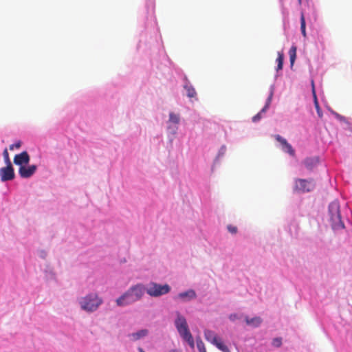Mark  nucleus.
<instances>
[{
  "instance_id": "16",
  "label": "nucleus",
  "mask_w": 352,
  "mask_h": 352,
  "mask_svg": "<svg viewBox=\"0 0 352 352\" xmlns=\"http://www.w3.org/2000/svg\"><path fill=\"white\" fill-rule=\"evenodd\" d=\"M283 60H284V54L282 52H278V57L276 58L277 62V68L276 70L279 71L283 69Z\"/></svg>"
},
{
  "instance_id": "6",
  "label": "nucleus",
  "mask_w": 352,
  "mask_h": 352,
  "mask_svg": "<svg viewBox=\"0 0 352 352\" xmlns=\"http://www.w3.org/2000/svg\"><path fill=\"white\" fill-rule=\"evenodd\" d=\"M204 337L206 340L215 345L221 351L230 352L228 347L224 344L220 339L217 338L216 333L214 331L209 329H206L204 331Z\"/></svg>"
},
{
  "instance_id": "3",
  "label": "nucleus",
  "mask_w": 352,
  "mask_h": 352,
  "mask_svg": "<svg viewBox=\"0 0 352 352\" xmlns=\"http://www.w3.org/2000/svg\"><path fill=\"white\" fill-rule=\"evenodd\" d=\"M176 315L177 319L175 320V324L177 331L180 336L193 349L195 346L194 339L188 329L186 318L179 312H177Z\"/></svg>"
},
{
  "instance_id": "20",
  "label": "nucleus",
  "mask_w": 352,
  "mask_h": 352,
  "mask_svg": "<svg viewBox=\"0 0 352 352\" xmlns=\"http://www.w3.org/2000/svg\"><path fill=\"white\" fill-rule=\"evenodd\" d=\"M169 120L170 122L174 124H178L179 122V116L173 112L169 114Z\"/></svg>"
},
{
  "instance_id": "11",
  "label": "nucleus",
  "mask_w": 352,
  "mask_h": 352,
  "mask_svg": "<svg viewBox=\"0 0 352 352\" xmlns=\"http://www.w3.org/2000/svg\"><path fill=\"white\" fill-rule=\"evenodd\" d=\"M272 96H273V92L271 91L267 99V102H266V104L264 106V107L261 110L260 112H258L256 115H255L253 118H252V121L254 122H256L258 121H259L261 118H262V114L265 113V111H267V109L269 108L270 107V104L271 103V101H272Z\"/></svg>"
},
{
  "instance_id": "18",
  "label": "nucleus",
  "mask_w": 352,
  "mask_h": 352,
  "mask_svg": "<svg viewBox=\"0 0 352 352\" xmlns=\"http://www.w3.org/2000/svg\"><path fill=\"white\" fill-rule=\"evenodd\" d=\"M184 89L186 90L188 97L194 98L197 96V92L192 85H186Z\"/></svg>"
},
{
  "instance_id": "31",
  "label": "nucleus",
  "mask_w": 352,
  "mask_h": 352,
  "mask_svg": "<svg viewBox=\"0 0 352 352\" xmlns=\"http://www.w3.org/2000/svg\"><path fill=\"white\" fill-rule=\"evenodd\" d=\"M138 351H139L140 352H145V351H144L142 348H139V349H138Z\"/></svg>"
},
{
  "instance_id": "22",
  "label": "nucleus",
  "mask_w": 352,
  "mask_h": 352,
  "mask_svg": "<svg viewBox=\"0 0 352 352\" xmlns=\"http://www.w3.org/2000/svg\"><path fill=\"white\" fill-rule=\"evenodd\" d=\"M197 347L199 352H206L205 345L201 339L197 340Z\"/></svg>"
},
{
  "instance_id": "21",
  "label": "nucleus",
  "mask_w": 352,
  "mask_h": 352,
  "mask_svg": "<svg viewBox=\"0 0 352 352\" xmlns=\"http://www.w3.org/2000/svg\"><path fill=\"white\" fill-rule=\"evenodd\" d=\"M283 150L285 152H287L291 155L294 156L295 155V151L292 148V145L287 143L283 148Z\"/></svg>"
},
{
  "instance_id": "7",
  "label": "nucleus",
  "mask_w": 352,
  "mask_h": 352,
  "mask_svg": "<svg viewBox=\"0 0 352 352\" xmlns=\"http://www.w3.org/2000/svg\"><path fill=\"white\" fill-rule=\"evenodd\" d=\"M314 187L315 184L313 179H297L295 181L294 190L298 192H309L311 191Z\"/></svg>"
},
{
  "instance_id": "24",
  "label": "nucleus",
  "mask_w": 352,
  "mask_h": 352,
  "mask_svg": "<svg viewBox=\"0 0 352 352\" xmlns=\"http://www.w3.org/2000/svg\"><path fill=\"white\" fill-rule=\"evenodd\" d=\"M275 138L278 142L280 143V144L282 145V148L288 143L285 138H282L279 135H276Z\"/></svg>"
},
{
  "instance_id": "29",
  "label": "nucleus",
  "mask_w": 352,
  "mask_h": 352,
  "mask_svg": "<svg viewBox=\"0 0 352 352\" xmlns=\"http://www.w3.org/2000/svg\"><path fill=\"white\" fill-rule=\"evenodd\" d=\"M301 32H302V34L304 37H306L307 34H306V30H301Z\"/></svg>"
},
{
  "instance_id": "10",
  "label": "nucleus",
  "mask_w": 352,
  "mask_h": 352,
  "mask_svg": "<svg viewBox=\"0 0 352 352\" xmlns=\"http://www.w3.org/2000/svg\"><path fill=\"white\" fill-rule=\"evenodd\" d=\"M37 166L30 165L29 166H21L19 168V174L22 178H29L36 172Z\"/></svg>"
},
{
  "instance_id": "13",
  "label": "nucleus",
  "mask_w": 352,
  "mask_h": 352,
  "mask_svg": "<svg viewBox=\"0 0 352 352\" xmlns=\"http://www.w3.org/2000/svg\"><path fill=\"white\" fill-rule=\"evenodd\" d=\"M177 297L184 300H190L196 298V293L194 290L189 289L186 292L179 293Z\"/></svg>"
},
{
  "instance_id": "12",
  "label": "nucleus",
  "mask_w": 352,
  "mask_h": 352,
  "mask_svg": "<svg viewBox=\"0 0 352 352\" xmlns=\"http://www.w3.org/2000/svg\"><path fill=\"white\" fill-rule=\"evenodd\" d=\"M318 163L319 158L318 157H307L303 162L305 167L309 170H312L313 168L316 167Z\"/></svg>"
},
{
  "instance_id": "23",
  "label": "nucleus",
  "mask_w": 352,
  "mask_h": 352,
  "mask_svg": "<svg viewBox=\"0 0 352 352\" xmlns=\"http://www.w3.org/2000/svg\"><path fill=\"white\" fill-rule=\"evenodd\" d=\"M3 156L4 162L6 164V165H11L12 163H11V161H10V157H9V153H8V151L7 148L4 149V151L3 152Z\"/></svg>"
},
{
  "instance_id": "19",
  "label": "nucleus",
  "mask_w": 352,
  "mask_h": 352,
  "mask_svg": "<svg viewBox=\"0 0 352 352\" xmlns=\"http://www.w3.org/2000/svg\"><path fill=\"white\" fill-rule=\"evenodd\" d=\"M313 93H314V105H315L316 109L317 111V113L320 118H322V113L320 108L319 103H318L314 89H313Z\"/></svg>"
},
{
  "instance_id": "25",
  "label": "nucleus",
  "mask_w": 352,
  "mask_h": 352,
  "mask_svg": "<svg viewBox=\"0 0 352 352\" xmlns=\"http://www.w3.org/2000/svg\"><path fill=\"white\" fill-rule=\"evenodd\" d=\"M306 28L305 18L303 12L300 15V30H304Z\"/></svg>"
},
{
  "instance_id": "17",
  "label": "nucleus",
  "mask_w": 352,
  "mask_h": 352,
  "mask_svg": "<svg viewBox=\"0 0 352 352\" xmlns=\"http://www.w3.org/2000/svg\"><path fill=\"white\" fill-rule=\"evenodd\" d=\"M296 47L292 46L289 52L291 67L294 65L296 58Z\"/></svg>"
},
{
  "instance_id": "30",
  "label": "nucleus",
  "mask_w": 352,
  "mask_h": 352,
  "mask_svg": "<svg viewBox=\"0 0 352 352\" xmlns=\"http://www.w3.org/2000/svg\"><path fill=\"white\" fill-rule=\"evenodd\" d=\"M168 352H179V351L176 349H173V350H170Z\"/></svg>"
},
{
  "instance_id": "9",
  "label": "nucleus",
  "mask_w": 352,
  "mask_h": 352,
  "mask_svg": "<svg viewBox=\"0 0 352 352\" xmlns=\"http://www.w3.org/2000/svg\"><path fill=\"white\" fill-rule=\"evenodd\" d=\"M30 157L27 151H23L20 154L16 155L14 157V163L16 165L24 166L30 162Z\"/></svg>"
},
{
  "instance_id": "14",
  "label": "nucleus",
  "mask_w": 352,
  "mask_h": 352,
  "mask_svg": "<svg viewBox=\"0 0 352 352\" xmlns=\"http://www.w3.org/2000/svg\"><path fill=\"white\" fill-rule=\"evenodd\" d=\"M245 322L248 325L252 326L254 327H257L261 324L262 319L260 317H254L252 318H249L246 317Z\"/></svg>"
},
{
  "instance_id": "8",
  "label": "nucleus",
  "mask_w": 352,
  "mask_h": 352,
  "mask_svg": "<svg viewBox=\"0 0 352 352\" xmlns=\"http://www.w3.org/2000/svg\"><path fill=\"white\" fill-rule=\"evenodd\" d=\"M14 176V171L12 164L6 165V166L0 168V177L2 182L12 180Z\"/></svg>"
},
{
  "instance_id": "27",
  "label": "nucleus",
  "mask_w": 352,
  "mask_h": 352,
  "mask_svg": "<svg viewBox=\"0 0 352 352\" xmlns=\"http://www.w3.org/2000/svg\"><path fill=\"white\" fill-rule=\"evenodd\" d=\"M21 146V142L17 141L14 144L10 145L9 148H10V150L12 151L14 148H19Z\"/></svg>"
},
{
  "instance_id": "15",
  "label": "nucleus",
  "mask_w": 352,
  "mask_h": 352,
  "mask_svg": "<svg viewBox=\"0 0 352 352\" xmlns=\"http://www.w3.org/2000/svg\"><path fill=\"white\" fill-rule=\"evenodd\" d=\"M147 334H148V330L142 329V330L138 331L136 333L130 334L129 336L131 337L133 340H138L140 339L141 338L146 336Z\"/></svg>"
},
{
  "instance_id": "5",
  "label": "nucleus",
  "mask_w": 352,
  "mask_h": 352,
  "mask_svg": "<svg viewBox=\"0 0 352 352\" xmlns=\"http://www.w3.org/2000/svg\"><path fill=\"white\" fill-rule=\"evenodd\" d=\"M170 291V287L168 284L160 285L154 282L148 284L146 289V293L152 297H159L168 294Z\"/></svg>"
},
{
  "instance_id": "26",
  "label": "nucleus",
  "mask_w": 352,
  "mask_h": 352,
  "mask_svg": "<svg viewBox=\"0 0 352 352\" xmlns=\"http://www.w3.org/2000/svg\"><path fill=\"white\" fill-rule=\"evenodd\" d=\"M282 344V340L280 338H274L272 340V345L275 347H279Z\"/></svg>"
},
{
  "instance_id": "4",
  "label": "nucleus",
  "mask_w": 352,
  "mask_h": 352,
  "mask_svg": "<svg viewBox=\"0 0 352 352\" xmlns=\"http://www.w3.org/2000/svg\"><path fill=\"white\" fill-rule=\"evenodd\" d=\"M329 213L333 229H340L344 228V223L341 219L340 205L337 201H332L329 206Z\"/></svg>"
},
{
  "instance_id": "2",
  "label": "nucleus",
  "mask_w": 352,
  "mask_h": 352,
  "mask_svg": "<svg viewBox=\"0 0 352 352\" xmlns=\"http://www.w3.org/2000/svg\"><path fill=\"white\" fill-rule=\"evenodd\" d=\"M102 298L96 293H91L79 300L80 308L87 312H94L102 304Z\"/></svg>"
},
{
  "instance_id": "28",
  "label": "nucleus",
  "mask_w": 352,
  "mask_h": 352,
  "mask_svg": "<svg viewBox=\"0 0 352 352\" xmlns=\"http://www.w3.org/2000/svg\"><path fill=\"white\" fill-rule=\"evenodd\" d=\"M227 228L228 230L232 234H236L237 232V228L236 226L228 225Z\"/></svg>"
},
{
  "instance_id": "1",
  "label": "nucleus",
  "mask_w": 352,
  "mask_h": 352,
  "mask_svg": "<svg viewBox=\"0 0 352 352\" xmlns=\"http://www.w3.org/2000/svg\"><path fill=\"white\" fill-rule=\"evenodd\" d=\"M144 292L145 288L142 285L133 286L116 300V304L119 307L132 304L141 299Z\"/></svg>"
}]
</instances>
